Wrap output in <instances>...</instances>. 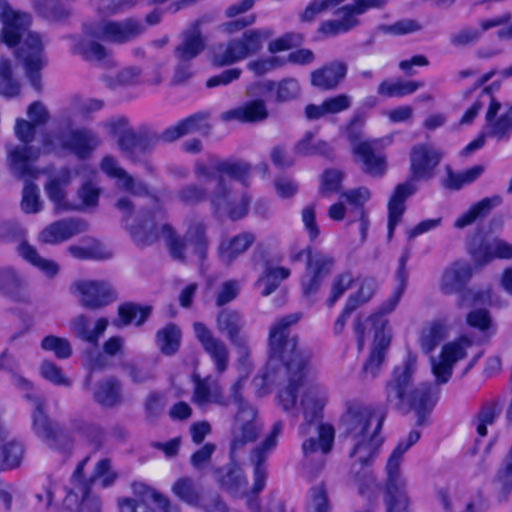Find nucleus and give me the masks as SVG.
Instances as JSON below:
<instances>
[{"label":"nucleus","instance_id":"obj_47","mask_svg":"<svg viewBox=\"0 0 512 512\" xmlns=\"http://www.w3.org/2000/svg\"><path fill=\"white\" fill-rule=\"evenodd\" d=\"M132 490L135 496L141 498V501L146 503L153 501L162 512H180V508L177 504L142 482L133 483Z\"/></svg>","mask_w":512,"mask_h":512},{"label":"nucleus","instance_id":"obj_14","mask_svg":"<svg viewBox=\"0 0 512 512\" xmlns=\"http://www.w3.org/2000/svg\"><path fill=\"white\" fill-rule=\"evenodd\" d=\"M244 326V317L236 310L224 309L217 315L216 327L218 331L224 334L235 348L239 356V363L241 365H248L251 353V339L243 331Z\"/></svg>","mask_w":512,"mask_h":512},{"label":"nucleus","instance_id":"obj_20","mask_svg":"<svg viewBox=\"0 0 512 512\" xmlns=\"http://www.w3.org/2000/svg\"><path fill=\"white\" fill-rule=\"evenodd\" d=\"M382 0H355L353 4L345 5L335 12V19L324 21L319 30L326 35L346 33L355 28L359 21L357 17L370 8L381 7Z\"/></svg>","mask_w":512,"mask_h":512},{"label":"nucleus","instance_id":"obj_49","mask_svg":"<svg viewBox=\"0 0 512 512\" xmlns=\"http://www.w3.org/2000/svg\"><path fill=\"white\" fill-rule=\"evenodd\" d=\"M290 276V270L285 267H266L262 275L256 281V287H263L262 296H269L280 285V283Z\"/></svg>","mask_w":512,"mask_h":512},{"label":"nucleus","instance_id":"obj_23","mask_svg":"<svg viewBox=\"0 0 512 512\" xmlns=\"http://www.w3.org/2000/svg\"><path fill=\"white\" fill-rule=\"evenodd\" d=\"M282 428L281 422L274 423L270 433L251 451L250 462L254 467V484L252 488L254 494L260 493L266 485L267 467L265 463L277 446V440L282 432Z\"/></svg>","mask_w":512,"mask_h":512},{"label":"nucleus","instance_id":"obj_29","mask_svg":"<svg viewBox=\"0 0 512 512\" xmlns=\"http://www.w3.org/2000/svg\"><path fill=\"white\" fill-rule=\"evenodd\" d=\"M472 277L471 265L462 260L454 261L447 265L439 279V290L444 295H452L461 292Z\"/></svg>","mask_w":512,"mask_h":512},{"label":"nucleus","instance_id":"obj_2","mask_svg":"<svg viewBox=\"0 0 512 512\" xmlns=\"http://www.w3.org/2000/svg\"><path fill=\"white\" fill-rule=\"evenodd\" d=\"M116 207L122 212L124 226L136 244L146 246L154 243L161 230L174 259L184 261L189 254L197 256L200 260L206 257L209 239L206 235V225L202 220L190 218L184 237H180L172 227L162 223L165 214L161 209L149 213L139 212L134 217V205L127 197L119 198Z\"/></svg>","mask_w":512,"mask_h":512},{"label":"nucleus","instance_id":"obj_26","mask_svg":"<svg viewBox=\"0 0 512 512\" xmlns=\"http://www.w3.org/2000/svg\"><path fill=\"white\" fill-rule=\"evenodd\" d=\"M88 230V223L81 218H66L46 226L38 236L45 244H58Z\"/></svg>","mask_w":512,"mask_h":512},{"label":"nucleus","instance_id":"obj_1","mask_svg":"<svg viewBox=\"0 0 512 512\" xmlns=\"http://www.w3.org/2000/svg\"><path fill=\"white\" fill-rule=\"evenodd\" d=\"M302 317L299 312L276 320L269 328V360L267 370L279 364L287 374V384L278 393V405L293 416L302 412L304 423L299 433L308 438L302 443L306 466H324L325 457L334 442V429L321 423L327 403L326 389L315 382V373L309 364V353L298 347L297 337L290 336V326Z\"/></svg>","mask_w":512,"mask_h":512},{"label":"nucleus","instance_id":"obj_21","mask_svg":"<svg viewBox=\"0 0 512 512\" xmlns=\"http://www.w3.org/2000/svg\"><path fill=\"white\" fill-rule=\"evenodd\" d=\"M471 344L468 338L461 337L443 345L440 354L430 358L431 371L438 385L449 381L455 363L466 356Z\"/></svg>","mask_w":512,"mask_h":512},{"label":"nucleus","instance_id":"obj_12","mask_svg":"<svg viewBox=\"0 0 512 512\" xmlns=\"http://www.w3.org/2000/svg\"><path fill=\"white\" fill-rule=\"evenodd\" d=\"M263 430L257 410L251 405H242L234 417L230 429V455L236 458L247 445L254 443Z\"/></svg>","mask_w":512,"mask_h":512},{"label":"nucleus","instance_id":"obj_16","mask_svg":"<svg viewBox=\"0 0 512 512\" xmlns=\"http://www.w3.org/2000/svg\"><path fill=\"white\" fill-rule=\"evenodd\" d=\"M100 144L101 140L96 133L87 129H76L60 136H46L43 150L47 153L68 150L80 158H86Z\"/></svg>","mask_w":512,"mask_h":512},{"label":"nucleus","instance_id":"obj_15","mask_svg":"<svg viewBox=\"0 0 512 512\" xmlns=\"http://www.w3.org/2000/svg\"><path fill=\"white\" fill-rule=\"evenodd\" d=\"M304 254L307 255V265L301 287L304 296L309 297L318 292L323 279L331 273L335 260L327 253L312 251L310 248L291 254V260L298 261Z\"/></svg>","mask_w":512,"mask_h":512},{"label":"nucleus","instance_id":"obj_28","mask_svg":"<svg viewBox=\"0 0 512 512\" xmlns=\"http://www.w3.org/2000/svg\"><path fill=\"white\" fill-rule=\"evenodd\" d=\"M193 384L192 402L199 408L206 409L211 404L219 406L229 404L228 398L223 396L219 381L212 376L202 378L199 375H193Z\"/></svg>","mask_w":512,"mask_h":512},{"label":"nucleus","instance_id":"obj_58","mask_svg":"<svg viewBox=\"0 0 512 512\" xmlns=\"http://www.w3.org/2000/svg\"><path fill=\"white\" fill-rule=\"evenodd\" d=\"M286 65L285 57L270 55L261 56L247 63V69L255 76H263Z\"/></svg>","mask_w":512,"mask_h":512},{"label":"nucleus","instance_id":"obj_46","mask_svg":"<svg viewBox=\"0 0 512 512\" xmlns=\"http://www.w3.org/2000/svg\"><path fill=\"white\" fill-rule=\"evenodd\" d=\"M17 251L23 259L38 268L45 276L53 278L58 274L60 270L58 263L39 255L36 248L28 242H21L17 247Z\"/></svg>","mask_w":512,"mask_h":512},{"label":"nucleus","instance_id":"obj_60","mask_svg":"<svg viewBox=\"0 0 512 512\" xmlns=\"http://www.w3.org/2000/svg\"><path fill=\"white\" fill-rule=\"evenodd\" d=\"M138 0H95V8L100 15L113 16L128 12L136 7Z\"/></svg>","mask_w":512,"mask_h":512},{"label":"nucleus","instance_id":"obj_55","mask_svg":"<svg viewBox=\"0 0 512 512\" xmlns=\"http://www.w3.org/2000/svg\"><path fill=\"white\" fill-rule=\"evenodd\" d=\"M20 85L14 78L12 64L9 59L0 58V94L7 98L15 97L19 94Z\"/></svg>","mask_w":512,"mask_h":512},{"label":"nucleus","instance_id":"obj_51","mask_svg":"<svg viewBox=\"0 0 512 512\" xmlns=\"http://www.w3.org/2000/svg\"><path fill=\"white\" fill-rule=\"evenodd\" d=\"M86 245H71L67 248L68 253L80 260L87 259H108L112 255L106 251L102 244L95 239H85Z\"/></svg>","mask_w":512,"mask_h":512},{"label":"nucleus","instance_id":"obj_59","mask_svg":"<svg viewBox=\"0 0 512 512\" xmlns=\"http://www.w3.org/2000/svg\"><path fill=\"white\" fill-rule=\"evenodd\" d=\"M22 458L23 446L15 440L8 441L1 450L0 471L18 467Z\"/></svg>","mask_w":512,"mask_h":512},{"label":"nucleus","instance_id":"obj_61","mask_svg":"<svg viewBox=\"0 0 512 512\" xmlns=\"http://www.w3.org/2000/svg\"><path fill=\"white\" fill-rule=\"evenodd\" d=\"M25 181L26 183L22 191L21 209L27 214L38 213L43 208V203L40 200L39 189L35 184L30 182V180Z\"/></svg>","mask_w":512,"mask_h":512},{"label":"nucleus","instance_id":"obj_24","mask_svg":"<svg viewBox=\"0 0 512 512\" xmlns=\"http://www.w3.org/2000/svg\"><path fill=\"white\" fill-rule=\"evenodd\" d=\"M7 162L11 173L24 180L37 179L46 170L34 167V162L39 153L25 144H7L6 145Z\"/></svg>","mask_w":512,"mask_h":512},{"label":"nucleus","instance_id":"obj_13","mask_svg":"<svg viewBox=\"0 0 512 512\" xmlns=\"http://www.w3.org/2000/svg\"><path fill=\"white\" fill-rule=\"evenodd\" d=\"M71 294L88 310H99L117 300V293L106 280L79 279L70 286Z\"/></svg>","mask_w":512,"mask_h":512},{"label":"nucleus","instance_id":"obj_43","mask_svg":"<svg viewBox=\"0 0 512 512\" xmlns=\"http://www.w3.org/2000/svg\"><path fill=\"white\" fill-rule=\"evenodd\" d=\"M108 320L106 318H99L96 320L94 327L90 329L89 318L83 314L76 316L70 323L72 333L91 344H97L99 338L104 334L108 327Z\"/></svg>","mask_w":512,"mask_h":512},{"label":"nucleus","instance_id":"obj_57","mask_svg":"<svg viewBox=\"0 0 512 512\" xmlns=\"http://www.w3.org/2000/svg\"><path fill=\"white\" fill-rule=\"evenodd\" d=\"M151 312V308L142 307L133 303H127L119 306L118 314L123 326L135 324L137 326L143 324Z\"/></svg>","mask_w":512,"mask_h":512},{"label":"nucleus","instance_id":"obj_31","mask_svg":"<svg viewBox=\"0 0 512 512\" xmlns=\"http://www.w3.org/2000/svg\"><path fill=\"white\" fill-rule=\"evenodd\" d=\"M255 0H237L235 3L229 5L224 15L226 18L232 19L230 21L223 22L219 26V30L226 35H233L237 32L244 30L247 27L252 26L256 22V15L250 14L248 16L233 19L239 15H242L254 6Z\"/></svg>","mask_w":512,"mask_h":512},{"label":"nucleus","instance_id":"obj_25","mask_svg":"<svg viewBox=\"0 0 512 512\" xmlns=\"http://www.w3.org/2000/svg\"><path fill=\"white\" fill-rule=\"evenodd\" d=\"M193 330L196 339L214 364L215 371L223 374L229 365L230 351L225 342L216 337L202 322H195Z\"/></svg>","mask_w":512,"mask_h":512},{"label":"nucleus","instance_id":"obj_41","mask_svg":"<svg viewBox=\"0 0 512 512\" xmlns=\"http://www.w3.org/2000/svg\"><path fill=\"white\" fill-rule=\"evenodd\" d=\"M503 198L500 195L486 197L473 204L466 212L456 218L454 227L463 229L473 224L478 218L487 216L493 209L500 206Z\"/></svg>","mask_w":512,"mask_h":512},{"label":"nucleus","instance_id":"obj_50","mask_svg":"<svg viewBox=\"0 0 512 512\" xmlns=\"http://www.w3.org/2000/svg\"><path fill=\"white\" fill-rule=\"evenodd\" d=\"M101 189L92 181H86L81 184L77 190L78 202L73 203L74 208L69 211H89L95 210L98 206Z\"/></svg>","mask_w":512,"mask_h":512},{"label":"nucleus","instance_id":"obj_4","mask_svg":"<svg viewBox=\"0 0 512 512\" xmlns=\"http://www.w3.org/2000/svg\"><path fill=\"white\" fill-rule=\"evenodd\" d=\"M0 21L2 28L0 40L12 47L20 43L16 57L23 64L26 77L37 91L42 88L41 70L47 64L44 43L41 36L28 30L31 18L28 14L12 9L4 0H0Z\"/></svg>","mask_w":512,"mask_h":512},{"label":"nucleus","instance_id":"obj_37","mask_svg":"<svg viewBox=\"0 0 512 512\" xmlns=\"http://www.w3.org/2000/svg\"><path fill=\"white\" fill-rule=\"evenodd\" d=\"M205 48V39L200 30V23L191 25L182 34V42L175 49V56L180 61H189L199 55Z\"/></svg>","mask_w":512,"mask_h":512},{"label":"nucleus","instance_id":"obj_45","mask_svg":"<svg viewBox=\"0 0 512 512\" xmlns=\"http://www.w3.org/2000/svg\"><path fill=\"white\" fill-rule=\"evenodd\" d=\"M93 397L102 406H117L122 403V384L116 378L104 379L95 386Z\"/></svg>","mask_w":512,"mask_h":512},{"label":"nucleus","instance_id":"obj_10","mask_svg":"<svg viewBox=\"0 0 512 512\" xmlns=\"http://www.w3.org/2000/svg\"><path fill=\"white\" fill-rule=\"evenodd\" d=\"M489 104L485 114V130L488 136L498 141L508 140L512 132V105L500 116L501 103L497 101L488 88L482 90L479 98L464 113L460 120L461 124H470L478 115L485 104Z\"/></svg>","mask_w":512,"mask_h":512},{"label":"nucleus","instance_id":"obj_52","mask_svg":"<svg viewBox=\"0 0 512 512\" xmlns=\"http://www.w3.org/2000/svg\"><path fill=\"white\" fill-rule=\"evenodd\" d=\"M422 86L415 81H390L384 80L377 88V93L383 97H403L414 93Z\"/></svg>","mask_w":512,"mask_h":512},{"label":"nucleus","instance_id":"obj_35","mask_svg":"<svg viewBox=\"0 0 512 512\" xmlns=\"http://www.w3.org/2000/svg\"><path fill=\"white\" fill-rule=\"evenodd\" d=\"M346 73L345 63L331 62L311 73V84L321 90H333L345 78Z\"/></svg>","mask_w":512,"mask_h":512},{"label":"nucleus","instance_id":"obj_33","mask_svg":"<svg viewBox=\"0 0 512 512\" xmlns=\"http://www.w3.org/2000/svg\"><path fill=\"white\" fill-rule=\"evenodd\" d=\"M471 254L476 265L484 266L496 258L512 259V244L494 238L482 242L477 249L471 251Z\"/></svg>","mask_w":512,"mask_h":512},{"label":"nucleus","instance_id":"obj_19","mask_svg":"<svg viewBox=\"0 0 512 512\" xmlns=\"http://www.w3.org/2000/svg\"><path fill=\"white\" fill-rule=\"evenodd\" d=\"M26 397L33 403V430L50 448L60 450L70 444L68 435L57 425H54L44 411V399L27 394Z\"/></svg>","mask_w":512,"mask_h":512},{"label":"nucleus","instance_id":"obj_53","mask_svg":"<svg viewBox=\"0 0 512 512\" xmlns=\"http://www.w3.org/2000/svg\"><path fill=\"white\" fill-rule=\"evenodd\" d=\"M181 332L175 324H168L156 334L159 349L166 355H173L179 348Z\"/></svg>","mask_w":512,"mask_h":512},{"label":"nucleus","instance_id":"obj_22","mask_svg":"<svg viewBox=\"0 0 512 512\" xmlns=\"http://www.w3.org/2000/svg\"><path fill=\"white\" fill-rule=\"evenodd\" d=\"M88 459H84L74 471L71 481L72 487L64 499V506L72 512H100V501L90 497V483L82 478L84 466Z\"/></svg>","mask_w":512,"mask_h":512},{"label":"nucleus","instance_id":"obj_5","mask_svg":"<svg viewBox=\"0 0 512 512\" xmlns=\"http://www.w3.org/2000/svg\"><path fill=\"white\" fill-rule=\"evenodd\" d=\"M418 358L409 352L405 359L393 368L391 378L386 383V401L395 409L407 413L414 410L417 424L424 425L426 416L432 411L437 400L438 390L429 383L415 386Z\"/></svg>","mask_w":512,"mask_h":512},{"label":"nucleus","instance_id":"obj_8","mask_svg":"<svg viewBox=\"0 0 512 512\" xmlns=\"http://www.w3.org/2000/svg\"><path fill=\"white\" fill-rule=\"evenodd\" d=\"M420 432L412 430L405 440H401L390 454L386 467L384 502L387 512H411L410 499L407 490V480L401 471V464L405 452L418 442Z\"/></svg>","mask_w":512,"mask_h":512},{"label":"nucleus","instance_id":"obj_56","mask_svg":"<svg viewBox=\"0 0 512 512\" xmlns=\"http://www.w3.org/2000/svg\"><path fill=\"white\" fill-rule=\"evenodd\" d=\"M105 81L112 89L138 85L141 83V69L134 66L126 67L115 75H107Z\"/></svg>","mask_w":512,"mask_h":512},{"label":"nucleus","instance_id":"obj_63","mask_svg":"<svg viewBox=\"0 0 512 512\" xmlns=\"http://www.w3.org/2000/svg\"><path fill=\"white\" fill-rule=\"evenodd\" d=\"M41 347L46 351H52L60 359H66L72 354L70 342L53 335L46 336L41 342Z\"/></svg>","mask_w":512,"mask_h":512},{"label":"nucleus","instance_id":"obj_39","mask_svg":"<svg viewBox=\"0 0 512 512\" xmlns=\"http://www.w3.org/2000/svg\"><path fill=\"white\" fill-rule=\"evenodd\" d=\"M410 258V252L408 250L404 251L398 260V268L396 271V280L397 287L390 295V297L380 306L377 312L374 314H381L386 317L387 314L391 313L396 306L398 305L408 282V270H407V262Z\"/></svg>","mask_w":512,"mask_h":512},{"label":"nucleus","instance_id":"obj_48","mask_svg":"<svg viewBox=\"0 0 512 512\" xmlns=\"http://www.w3.org/2000/svg\"><path fill=\"white\" fill-rule=\"evenodd\" d=\"M293 151L299 156L328 155L332 149L324 140L318 139L313 131H307L302 138L297 141Z\"/></svg>","mask_w":512,"mask_h":512},{"label":"nucleus","instance_id":"obj_40","mask_svg":"<svg viewBox=\"0 0 512 512\" xmlns=\"http://www.w3.org/2000/svg\"><path fill=\"white\" fill-rule=\"evenodd\" d=\"M209 128L208 115L205 113H199L189 116L167 128L163 133V138L166 141H174L184 135L194 132L207 133Z\"/></svg>","mask_w":512,"mask_h":512},{"label":"nucleus","instance_id":"obj_30","mask_svg":"<svg viewBox=\"0 0 512 512\" xmlns=\"http://www.w3.org/2000/svg\"><path fill=\"white\" fill-rule=\"evenodd\" d=\"M48 180L45 184V191L55 206L57 212L69 211L74 208L73 202L66 199V188L71 182V171L68 168H61L55 175H52L48 169H45Z\"/></svg>","mask_w":512,"mask_h":512},{"label":"nucleus","instance_id":"obj_27","mask_svg":"<svg viewBox=\"0 0 512 512\" xmlns=\"http://www.w3.org/2000/svg\"><path fill=\"white\" fill-rule=\"evenodd\" d=\"M442 152L429 144H417L410 152L411 172L415 179H428L442 159Z\"/></svg>","mask_w":512,"mask_h":512},{"label":"nucleus","instance_id":"obj_54","mask_svg":"<svg viewBox=\"0 0 512 512\" xmlns=\"http://www.w3.org/2000/svg\"><path fill=\"white\" fill-rule=\"evenodd\" d=\"M172 492L181 501L189 505H198L201 499L199 488L190 477L179 478L172 486Z\"/></svg>","mask_w":512,"mask_h":512},{"label":"nucleus","instance_id":"obj_34","mask_svg":"<svg viewBox=\"0 0 512 512\" xmlns=\"http://www.w3.org/2000/svg\"><path fill=\"white\" fill-rule=\"evenodd\" d=\"M255 240V235L248 231L223 240L218 247L220 260L226 265L232 264L253 245Z\"/></svg>","mask_w":512,"mask_h":512},{"label":"nucleus","instance_id":"obj_3","mask_svg":"<svg viewBox=\"0 0 512 512\" xmlns=\"http://www.w3.org/2000/svg\"><path fill=\"white\" fill-rule=\"evenodd\" d=\"M194 172L200 181L216 179L217 185L211 195V204L216 213L226 214L232 220L247 214L250 199L245 195L238 197L234 184H246L251 173L249 163L210 157L207 162L197 161Z\"/></svg>","mask_w":512,"mask_h":512},{"label":"nucleus","instance_id":"obj_17","mask_svg":"<svg viewBox=\"0 0 512 512\" xmlns=\"http://www.w3.org/2000/svg\"><path fill=\"white\" fill-rule=\"evenodd\" d=\"M342 425L347 439L354 441L367 436H379L382 418L376 416L369 407L355 405L348 408L342 418Z\"/></svg>","mask_w":512,"mask_h":512},{"label":"nucleus","instance_id":"obj_11","mask_svg":"<svg viewBox=\"0 0 512 512\" xmlns=\"http://www.w3.org/2000/svg\"><path fill=\"white\" fill-rule=\"evenodd\" d=\"M361 122L355 117L347 127V138L352 145V153L357 161L362 163V170L373 176L381 177L387 169L386 157L380 152L381 148L391 143L390 139L360 140V132L354 130V125Z\"/></svg>","mask_w":512,"mask_h":512},{"label":"nucleus","instance_id":"obj_44","mask_svg":"<svg viewBox=\"0 0 512 512\" xmlns=\"http://www.w3.org/2000/svg\"><path fill=\"white\" fill-rule=\"evenodd\" d=\"M493 484L498 502L508 501L512 494V445L496 472Z\"/></svg>","mask_w":512,"mask_h":512},{"label":"nucleus","instance_id":"obj_38","mask_svg":"<svg viewBox=\"0 0 512 512\" xmlns=\"http://www.w3.org/2000/svg\"><path fill=\"white\" fill-rule=\"evenodd\" d=\"M382 442L380 436H367L366 438L350 441L349 456L353 461L352 465L359 464L362 467L370 464L377 457Z\"/></svg>","mask_w":512,"mask_h":512},{"label":"nucleus","instance_id":"obj_64","mask_svg":"<svg viewBox=\"0 0 512 512\" xmlns=\"http://www.w3.org/2000/svg\"><path fill=\"white\" fill-rule=\"evenodd\" d=\"M40 374L44 379L57 386L69 387L72 384L71 380L63 374L61 368L51 361L42 362Z\"/></svg>","mask_w":512,"mask_h":512},{"label":"nucleus","instance_id":"obj_6","mask_svg":"<svg viewBox=\"0 0 512 512\" xmlns=\"http://www.w3.org/2000/svg\"><path fill=\"white\" fill-rule=\"evenodd\" d=\"M145 32V26L140 19L129 17L120 21L101 20L88 21L83 25L82 37L76 39L72 52L84 60L103 65H112L109 51L97 39L111 43H128Z\"/></svg>","mask_w":512,"mask_h":512},{"label":"nucleus","instance_id":"obj_42","mask_svg":"<svg viewBox=\"0 0 512 512\" xmlns=\"http://www.w3.org/2000/svg\"><path fill=\"white\" fill-rule=\"evenodd\" d=\"M450 326L446 317L433 320L425 327L419 339L421 350L429 354L449 335Z\"/></svg>","mask_w":512,"mask_h":512},{"label":"nucleus","instance_id":"obj_7","mask_svg":"<svg viewBox=\"0 0 512 512\" xmlns=\"http://www.w3.org/2000/svg\"><path fill=\"white\" fill-rule=\"evenodd\" d=\"M353 331L359 350H362L366 340L370 336L372 337L371 352L363 366L362 373L364 378H375L392 339L389 321L381 314H371L367 317L358 316L353 321Z\"/></svg>","mask_w":512,"mask_h":512},{"label":"nucleus","instance_id":"obj_62","mask_svg":"<svg viewBox=\"0 0 512 512\" xmlns=\"http://www.w3.org/2000/svg\"><path fill=\"white\" fill-rule=\"evenodd\" d=\"M353 283V276L349 272L341 273L334 277L331 283L330 295L326 300V305L331 308L335 303L349 290Z\"/></svg>","mask_w":512,"mask_h":512},{"label":"nucleus","instance_id":"obj_18","mask_svg":"<svg viewBox=\"0 0 512 512\" xmlns=\"http://www.w3.org/2000/svg\"><path fill=\"white\" fill-rule=\"evenodd\" d=\"M103 127L116 139L119 150L129 160L137 161L139 154L148 151V141L134 132L125 117L111 118L103 123Z\"/></svg>","mask_w":512,"mask_h":512},{"label":"nucleus","instance_id":"obj_32","mask_svg":"<svg viewBox=\"0 0 512 512\" xmlns=\"http://www.w3.org/2000/svg\"><path fill=\"white\" fill-rule=\"evenodd\" d=\"M416 187L410 182L398 184L388 202V238L393 236L396 226L405 212V201L415 193Z\"/></svg>","mask_w":512,"mask_h":512},{"label":"nucleus","instance_id":"obj_36","mask_svg":"<svg viewBox=\"0 0 512 512\" xmlns=\"http://www.w3.org/2000/svg\"><path fill=\"white\" fill-rule=\"evenodd\" d=\"M268 117L267 107L262 100H253L221 114L225 122L256 123Z\"/></svg>","mask_w":512,"mask_h":512},{"label":"nucleus","instance_id":"obj_9","mask_svg":"<svg viewBox=\"0 0 512 512\" xmlns=\"http://www.w3.org/2000/svg\"><path fill=\"white\" fill-rule=\"evenodd\" d=\"M274 35L269 27L244 29L240 37L232 38L213 48L212 63L217 67L229 66L258 54L264 43Z\"/></svg>","mask_w":512,"mask_h":512}]
</instances>
